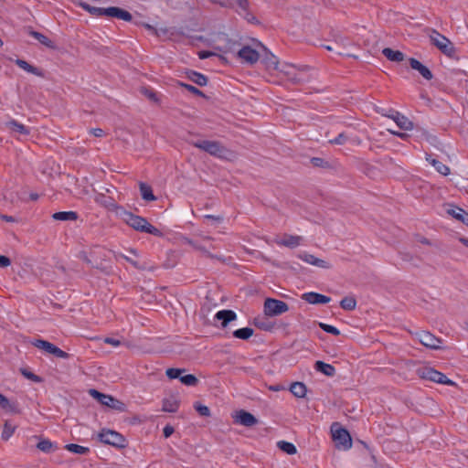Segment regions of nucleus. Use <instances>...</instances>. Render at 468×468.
Here are the masks:
<instances>
[{
    "label": "nucleus",
    "mask_w": 468,
    "mask_h": 468,
    "mask_svg": "<svg viewBox=\"0 0 468 468\" xmlns=\"http://www.w3.org/2000/svg\"><path fill=\"white\" fill-rule=\"evenodd\" d=\"M119 218L137 231L149 233L156 237L163 236V233L151 225L146 218L134 215L124 208H120Z\"/></svg>",
    "instance_id": "nucleus-1"
},
{
    "label": "nucleus",
    "mask_w": 468,
    "mask_h": 468,
    "mask_svg": "<svg viewBox=\"0 0 468 468\" xmlns=\"http://www.w3.org/2000/svg\"><path fill=\"white\" fill-rule=\"evenodd\" d=\"M80 7H81L83 10L87 11L92 16H109V17H115L126 22H130L133 19V16L128 11L117 7V6H111V7H96L89 5L86 2H80L78 4Z\"/></svg>",
    "instance_id": "nucleus-2"
},
{
    "label": "nucleus",
    "mask_w": 468,
    "mask_h": 468,
    "mask_svg": "<svg viewBox=\"0 0 468 468\" xmlns=\"http://www.w3.org/2000/svg\"><path fill=\"white\" fill-rule=\"evenodd\" d=\"M309 67L301 66L296 67L292 64H282L280 71L292 83L300 84L309 80V76L306 74Z\"/></svg>",
    "instance_id": "nucleus-3"
},
{
    "label": "nucleus",
    "mask_w": 468,
    "mask_h": 468,
    "mask_svg": "<svg viewBox=\"0 0 468 468\" xmlns=\"http://www.w3.org/2000/svg\"><path fill=\"white\" fill-rule=\"evenodd\" d=\"M427 35L431 42L446 56L452 57L455 53L453 44L445 36L440 34L437 30L427 28Z\"/></svg>",
    "instance_id": "nucleus-4"
},
{
    "label": "nucleus",
    "mask_w": 468,
    "mask_h": 468,
    "mask_svg": "<svg viewBox=\"0 0 468 468\" xmlns=\"http://www.w3.org/2000/svg\"><path fill=\"white\" fill-rule=\"evenodd\" d=\"M190 144L209 154L210 155L218 157V158H224L226 157L228 154V150L223 146V144L218 141H210V140H197V141H191Z\"/></svg>",
    "instance_id": "nucleus-5"
},
{
    "label": "nucleus",
    "mask_w": 468,
    "mask_h": 468,
    "mask_svg": "<svg viewBox=\"0 0 468 468\" xmlns=\"http://www.w3.org/2000/svg\"><path fill=\"white\" fill-rule=\"evenodd\" d=\"M417 373H418L419 377L423 379H428V380H431V381H433V382H436L439 384H444V385H448V386L455 385V382L449 379L443 373L437 371L434 368L430 367H420L417 370Z\"/></svg>",
    "instance_id": "nucleus-6"
},
{
    "label": "nucleus",
    "mask_w": 468,
    "mask_h": 468,
    "mask_svg": "<svg viewBox=\"0 0 468 468\" xmlns=\"http://www.w3.org/2000/svg\"><path fill=\"white\" fill-rule=\"evenodd\" d=\"M98 439L101 442L113 447L122 449L126 446L125 438L119 432L112 430L103 429L98 434Z\"/></svg>",
    "instance_id": "nucleus-7"
},
{
    "label": "nucleus",
    "mask_w": 468,
    "mask_h": 468,
    "mask_svg": "<svg viewBox=\"0 0 468 468\" xmlns=\"http://www.w3.org/2000/svg\"><path fill=\"white\" fill-rule=\"evenodd\" d=\"M332 435L337 448L348 450L352 447V439L347 430L341 428L337 423L332 426Z\"/></svg>",
    "instance_id": "nucleus-8"
},
{
    "label": "nucleus",
    "mask_w": 468,
    "mask_h": 468,
    "mask_svg": "<svg viewBox=\"0 0 468 468\" xmlns=\"http://www.w3.org/2000/svg\"><path fill=\"white\" fill-rule=\"evenodd\" d=\"M289 310L288 304L281 300L267 298L264 302V314L268 316H277Z\"/></svg>",
    "instance_id": "nucleus-9"
},
{
    "label": "nucleus",
    "mask_w": 468,
    "mask_h": 468,
    "mask_svg": "<svg viewBox=\"0 0 468 468\" xmlns=\"http://www.w3.org/2000/svg\"><path fill=\"white\" fill-rule=\"evenodd\" d=\"M414 335L421 345L428 348L434 350L441 348V339L428 331L417 332Z\"/></svg>",
    "instance_id": "nucleus-10"
},
{
    "label": "nucleus",
    "mask_w": 468,
    "mask_h": 468,
    "mask_svg": "<svg viewBox=\"0 0 468 468\" xmlns=\"http://www.w3.org/2000/svg\"><path fill=\"white\" fill-rule=\"evenodd\" d=\"M90 394L97 399L98 401L107 407L112 409L121 410V406L122 405L119 400L115 399L113 397L106 394H102L96 389H90Z\"/></svg>",
    "instance_id": "nucleus-11"
},
{
    "label": "nucleus",
    "mask_w": 468,
    "mask_h": 468,
    "mask_svg": "<svg viewBox=\"0 0 468 468\" xmlns=\"http://www.w3.org/2000/svg\"><path fill=\"white\" fill-rule=\"evenodd\" d=\"M238 58L241 62L252 65L259 60L260 54L250 46H244L238 51Z\"/></svg>",
    "instance_id": "nucleus-12"
},
{
    "label": "nucleus",
    "mask_w": 468,
    "mask_h": 468,
    "mask_svg": "<svg viewBox=\"0 0 468 468\" xmlns=\"http://www.w3.org/2000/svg\"><path fill=\"white\" fill-rule=\"evenodd\" d=\"M228 3H229V5H227L226 7L235 9L239 15H244L245 18L249 22H253L255 20V17L247 12L249 8L248 0H228Z\"/></svg>",
    "instance_id": "nucleus-13"
},
{
    "label": "nucleus",
    "mask_w": 468,
    "mask_h": 468,
    "mask_svg": "<svg viewBox=\"0 0 468 468\" xmlns=\"http://www.w3.org/2000/svg\"><path fill=\"white\" fill-rule=\"evenodd\" d=\"M234 422L245 427H252L258 423V420L249 411L240 410L233 416Z\"/></svg>",
    "instance_id": "nucleus-14"
},
{
    "label": "nucleus",
    "mask_w": 468,
    "mask_h": 468,
    "mask_svg": "<svg viewBox=\"0 0 468 468\" xmlns=\"http://www.w3.org/2000/svg\"><path fill=\"white\" fill-rule=\"evenodd\" d=\"M390 113H383L384 115L388 116V118L392 119L397 125L405 131L412 130L413 123L411 121H410L406 116L399 113L397 111L390 110Z\"/></svg>",
    "instance_id": "nucleus-15"
},
{
    "label": "nucleus",
    "mask_w": 468,
    "mask_h": 468,
    "mask_svg": "<svg viewBox=\"0 0 468 468\" xmlns=\"http://www.w3.org/2000/svg\"><path fill=\"white\" fill-rule=\"evenodd\" d=\"M298 257L302 261H303L304 262H306L308 264H311V265H314V266H316V267H319V268H322V269H330L331 268V264L328 261H324V260L319 259V258H316L313 254L303 252V253L299 254Z\"/></svg>",
    "instance_id": "nucleus-16"
},
{
    "label": "nucleus",
    "mask_w": 468,
    "mask_h": 468,
    "mask_svg": "<svg viewBox=\"0 0 468 468\" xmlns=\"http://www.w3.org/2000/svg\"><path fill=\"white\" fill-rule=\"evenodd\" d=\"M302 299L311 304H325L331 301L330 297L314 292L303 293Z\"/></svg>",
    "instance_id": "nucleus-17"
},
{
    "label": "nucleus",
    "mask_w": 468,
    "mask_h": 468,
    "mask_svg": "<svg viewBox=\"0 0 468 468\" xmlns=\"http://www.w3.org/2000/svg\"><path fill=\"white\" fill-rule=\"evenodd\" d=\"M303 240L301 236H293L285 234L282 238L275 239V243L280 246H284L288 248H296L298 247Z\"/></svg>",
    "instance_id": "nucleus-18"
},
{
    "label": "nucleus",
    "mask_w": 468,
    "mask_h": 468,
    "mask_svg": "<svg viewBox=\"0 0 468 468\" xmlns=\"http://www.w3.org/2000/svg\"><path fill=\"white\" fill-rule=\"evenodd\" d=\"M409 62L411 69L417 70L425 80H430L432 79L433 75L431 71L418 59L410 58Z\"/></svg>",
    "instance_id": "nucleus-19"
},
{
    "label": "nucleus",
    "mask_w": 468,
    "mask_h": 468,
    "mask_svg": "<svg viewBox=\"0 0 468 468\" xmlns=\"http://www.w3.org/2000/svg\"><path fill=\"white\" fill-rule=\"evenodd\" d=\"M95 201L97 203H100L101 205H103L104 207L110 208V209H112L116 212V215L119 217V212H120V208H123L121 206H118L115 201L113 200V198L112 197H105V195L103 194H99L96 197H95Z\"/></svg>",
    "instance_id": "nucleus-20"
},
{
    "label": "nucleus",
    "mask_w": 468,
    "mask_h": 468,
    "mask_svg": "<svg viewBox=\"0 0 468 468\" xmlns=\"http://www.w3.org/2000/svg\"><path fill=\"white\" fill-rule=\"evenodd\" d=\"M179 408V400L174 397L170 396L169 398H165L162 402V410L165 412L174 413L176 412Z\"/></svg>",
    "instance_id": "nucleus-21"
},
{
    "label": "nucleus",
    "mask_w": 468,
    "mask_h": 468,
    "mask_svg": "<svg viewBox=\"0 0 468 468\" xmlns=\"http://www.w3.org/2000/svg\"><path fill=\"white\" fill-rule=\"evenodd\" d=\"M16 64L22 69H24L25 71L28 72V73H31V74H34L36 76H38V77H41V78H44L45 77V74L43 72L42 69L37 68V67H34L32 65H30L29 63H27L26 60H23V59H20V58H17L16 60Z\"/></svg>",
    "instance_id": "nucleus-22"
},
{
    "label": "nucleus",
    "mask_w": 468,
    "mask_h": 468,
    "mask_svg": "<svg viewBox=\"0 0 468 468\" xmlns=\"http://www.w3.org/2000/svg\"><path fill=\"white\" fill-rule=\"evenodd\" d=\"M16 64L22 69H24L25 71L28 72V73H31V74H34L36 76H38V77H41V78H44L45 77V74L43 72L42 69L37 68V67H34L32 65H30L29 63H27L26 60H23V59H20V58H17L16 60Z\"/></svg>",
    "instance_id": "nucleus-23"
},
{
    "label": "nucleus",
    "mask_w": 468,
    "mask_h": 468,
    "mask_svg": "<svg viewBox=\"0 0 468 468\" xmlns=\"http://www.w3.org/2000/svg\"><path fill=\"white\" fill-rule=\"evenodd\" d=\"M215 317L218 320L222 321V326L226 327L229 322L234 321L237 318V314L232 310H221L216 314Z\"/></svg>",
    "instance_id": "nucleus-24"
},
{
    "label": "nucleus",
    "mask_w": 468,
    "mask_h": 468,
    "mask_svg": "<svg viewBox=\"0 0 468 468\" xmlns=\"http://www.w3.org/2000/svg\"><path fill=\"white\" fill-rule=\"evenodd\" d=\"M5 128L19 134H29V130L23 123L18 122L16 120H9L5 123Z\"/></svg>",
    "instance_id": "nucleus-25"
},
{
    "label": "nucleus",
    "mask_w": 468,
    "mask_h": 468,
    "mask_svg": "<svg viewBox=\"0 0 468 468\" xmlns=\"http://www.w3.org/2000/svg\"><path fill=\"white\" fill-rule=\"evenodd\" d=\"M383 55L390 61L400 62L404 59V54L399 50H393L389 48H385L382 50Z\"/></svg>",
    "instance_id": "nucleus-26"
},
{
    "label": "nucleus",
    "mask_w": 468,
    "mask_h": 468,
    "mask_svg": "<svg viewBox=\"0 0 468 468\" xmlns=\"http://www.w3.org/2000/svg\"><path fill=\"white\" fill-rule=\"evenodd\" d=\"M314 368L327 377H333L335 374V367L323 361H316Z\"/></svg>",
    "instance_id": "nucleus-27"
},
{
    "label": "nucleus",
    "mask_w": 468,
    "mask_h": 468,
    "mask_svg": "<svg viewBox=\"0 0 468 468\" xmlns=\"http://www.w3.org/2000/svg\"><path fill=\"white\" fill-rule=\"evenodd\" d=\"M29 35L31 37H33L35 39H37L39 43L44 45L45 47L52 48V49L56 48L54 42L51 39H49L47 36L43 35L42 33H39V32H37L34 30H30Z\"/></svg>",
    "instance_id": "nucleus-28"
},
{
    "label": "nucleus",
    "mask_w": 468,
    "mask_h": 468,
    "mask_svg": "<svg viewBox=\"0 0 468 468\" xmlns=\"http://www.w3.org/2000/svg\"><path fill=\"white\" fill-rule=\"evenodd\" d=\"M52 218L55 220L74 221L78 218V214L74 211L56 212L52 215Z\"/></svg>",
    "instance_id": "nucleus-29"
},
{
    "label": "nucleus",
    "mask_w": 468,
    "mask_h": 468,
    "mask_svg": "<svg viewBox=\"0 0 468 468\" xmlns=\"http://www.w3.org/2000/svg\"><path fill=\"white\" fill-rule=\"evenodd\" d=\"M0 407L9 412L18 413L17 404L10 402L9 399L0 393Z\"/></svg>",
    "instance_id": "nucleus-30"
},
{
    "label": "nucleus",
    "mask_w": 468,
    "mask_h": 468,
    "mask_svg": "<svg viewBox=\"0 0 468 468\" xmlns=\"http://www.w3.org/2000/svg\"><path fill=\"white\" fill-rule=\"evenodd\" d=\"M427 161H429L436 169L438 173L442 176H448L450 174V168L446 165L442 164L437 159L431 158V156L427 157Z\"/></svg>",
    "instance_id": "nucleus-31"
},
{
    "label": "nucleus",
    "mask_w": 468,
    "mask_h": 468,
    "mask_svg": "<svg viewBox=\"0 0 468 468\" xmlns=\"http://www.w3.org/2000/svg\"><path fill=\"white\" fill-rule=\"evenodd\" d=\"M116 259H123L124 261H126L127 262L131 263L134 268L138 269V270H141V271H144L147 269V264L146 262H140L139 261L137 260H134L129 256H126L122 253H117L116 254Z\"/></svg>",
    "instance_id": "nucleus-32"
},
{
    "label": "nucleus",
    "mask_w": 468,
    "mask_h": 468,
    "mask_svg": "<svg viewBox=\"0 0 468 468\" xmlns=\"http://www.w3.org/2000/svg\"><path fill=\"white\" fill-rule=\"evenodd\" d=\"M187 77L191 81L201 87L207 84V78L199 72L190 71L187 73Z\"/></svg>",
    "instance_id": "nucleus-33"
},
{
    "label": "nucleus",
    "mask_w": 468,
    "mask_h": 468,
    "mask_svg": "<svg viewBox=\"0 0 468 468\" xmlns=\"http://www.w3.org/2000/svg\"><path fill=\"white\" fill-rule=\"evenodd\" d=\"M290 391L297 398H303L306 395V387L302 382H294L291 385Z\"/></svg>",
    "instance_id": "nucleus-34"
},
{
    "label": "nucleus",
    "mask_w": 468,
    "mask_h": 468,
    "mask_svg": "<svg viewBox=\"0 0 468 468\" xmlns=\"http://www.w3.org/2000/svg\"><path fill=\"white\" fill-rule=\"evenodd\" d=\"M140 192L142 197L146 201H154L156 199L153 194L152 187L145 183H140Z\"/></svg>",
    "instance_id": "nucleus-35"
},
{
    "label": "nucleus",
    "mask_w": 468,
    "mask_h": 468,
    "mask_svg": "<svg viewBox=\"0 0 468 468\" xmlns=\"http://www.w3.org/2000/svg\"><path fill=\"white\" fill-rule=\"evenodd\" d=\"M33 346L51 355L53 353L54 348L56 347V346L53 345L52 343L42 339H37L34 341Z\"/></svg>",
    "instance_id": "nucleus-36"
},
{
    "label": "nucleus",
    "mask_w": 468,
    "mask_h": 468,
    "mask_svg": "<svg viewBox=\"0 0 468 468\" xmlns=\"http://www.w3.org/2000/svg\"><path fill=\"white\" fill-rule=\"evenodd\" d=\"M262 63L266 66V68L268 69H279L281 68H279V61L277 59V58L270 53V54H267L263 58H262Z\"/></svg>",
    "instance_id": "nucleus-37"
},
{
    "label": "nucleus",
    "mask_w": 468,
    "mask_h": 468,
    "mask_svg": "<svg viewBox=\"0 0 468 468\" xmlns=\"http://www.w3.org/2000/svg\"><path fill=\"white\" fill-rule=\"evenodd\" d=\"M65 449L70 452L80 455H85L90 452V449L88 447H84L75 443L66 444Z\"/></svg>",
    "instance_id": "nucleus-38"
},
{
    "label": "nucleus",
    "mask_w": 468,
    "mask_h": 468,
    "mask_svg": "<svg viewBox=\"0 0 468 468\" xmlns=\"http://www.w3.org/2000/svg\"><path fill=\"white\" fill-rule=\"evenodd\" d=\"M340 306L344 310L353 311L356 307V300L353 296H346L341 300Z\"/></svg>",
    "instance_id": "nucleus-39"
},
{
    "label": "nucleus",
    "mask_w": 468,
    "mask_h": 468,
    "mask_svg": "<svg viewBox=\"0 0 468 468\" xmlns=\"http://www.w3.org/2000/svg\"><path fill=\"white\" fill-rule=\"evenodd\" d=\"M253 333H254V331H253L252 328H250V327H243V328L235 330L233 332V335L236 338L247 340V339H249L253 335Z\"/></svg>",
    "instance_id": "nucleus-40"
},
{
    "label": "nucleus",
    "mask_w": 468,
    "mask_h": 468,
    "mask_svg": "<svg viewBox=\"0 0 468 468\" xmlns=\"http://www.w3.org/2000/svg\"><path fill=\"white\" fill-rule=\"evenodd\" d=\"M277 446L280 450L290 455L295 454L297 452L294 444L289 441H280L277 442Z\"/></svg>",
    "instance_id": "nucleus-41"
},
{
    "label": "nucleus",
    "mask_w": 468,
    "mask_h": 468,
    "mask_svg": "<svg viewBox=\"0 0 468 468\" xmlns=\"http://www.w3.org/2000/svg\"><path fill=\"white\" fill-rule=\"evenodd\" d=\"M186 243L189 244L190 246H192L195 250H199L201 251L203 254H205L207 257L208 258H217V259H220L219 257L218 256H214L213 254H211L205 246L199 244L198 242L195 241V240H192V239H186Z\"/></svg>",
    "instance_id": "nucleus-42"
},
{
    "label": "nucleus",
    "mask_w": 468,
    "mask_h": 468,
    "mask_svg": "<svg viewBox=\"0 0 468 468\" xmlns=\"http://www.w3.org/2000/svg\"><path fill=\"white\" fill-rule=\"evenodd\" d=\"M447 212H448V214H450L451 216H452L454 218H456L458 220H464V218H468V213L466 211H464L463 209L457 207L449 208L447 210Z\"/></svg>",
    "instance_id": "nucleus-43"
},
{
    "label": "nucleus",
    "mask_w": 468,
    "mask_h": 468,
    "mask_svg": "<svg viewBox=\"0 0 468 468\" xmlns=\"http://www.w3.org/2000/svg\"><path fill=\"white\" fill-rule=\"evenodd\" d=\"M16 427L11 425L9 421H5L2 432V439L4 441H7L15 432Z\"/></svg>",
    "instance_id": "nucleus-44"
},
{
    "label": "nucleus",
    "mask_w": 468,
    "mask_h": 468,
    "mask_svg": "<svg viewBox=\"0 0 468 468\" xmlns=\"http://www.w3.org/2000/svg\"><path fill=\"white\" fill-rule=\"evenodd\" d=\"M180 381L186 386H196L198 383V379L192 374L181 375Z\"/></svg>",
    "instance_id": "nucleus-45"
},
{
    "label": "nucleus",
    "mask_w": 468,
    "mask_h": 468,
    "mask_svg": "<svg viewBox=\"0 0 468 468\" xmlns=\"http://www.w3.org/2000/svg\"><path fill=\"white\" fill-rule=\"evenodd\" d=\"M141 93L144 94L151 101L155 102V103L159 102L157 94L153 90L144 87L141 89Z\"/></svg>",
    "instance_id": "nucleus-46"
},
{
    "label": "nucleus",
    "mask_w": 468,
    "mask_h": 468,
    "mask_svg": "<svg viewBox=\"0 0 468 468\" xmlns=\"http://www.w3.org/2000/svg\"><path fill=\"white\" fill-rule=\"evenodd\" d=\"M184 372H186V369H184V368L171 367V368L166 369L165 374L171 379H175V378L180 379V377Z\"/></svg>",
    "instance_id": "nucleus-47"
},
{
    "label": "nucleus",
    "mask_w": 468,
    "mask_h": 468,
    "mask_svg": "<svg viewBox=\"0 0 468 468\" xmlns=\"http://www.w3.org/2000/svg\"><path fill=\"white\" fill-rule=\"evenodd\" d=\"M37 447L41 452H49L53 448V443L49 440L44 439L37 443Z\"/></svg>",
    "instance_id": "nucleus-48"
},
{
    "label": "nucleus",
    "mask_w": 468,
    "mask_h": 468,
    "mask_svg": "<svg viewBox=\"0 0 468 468\" xmlns=\"http://www.w3.org/2000/svg\"><path fill=\"white\" fill-rule=\"evenodd\" d=\"M194 408L200 416L208 417L210 415V410L205 405L197 402L195 403Z\"/></svg>",
    "instance_id": "nucleus-49"
},
{
    "label": "nucleus",
    "mask_w": 468,
    "mask_h": 468,
    "mask_svg": "<svg viewBox=\"0 0 468 468\" xmlns=\"http://www.w3.org/2000/svg\"><path fill=\"white\" fill-rule=\"evenodd\" d=\"M319 326H320V328H322L326 333L332 334L334 335H340V331L336 327H335L333 325H330V324H324V323H319Z\"/></svg>",
    "instance_id": "nucleus-50"
},
{
    "label": "nucleus",
    "mask_w": 468,
    "mask_h": 468,
    "mask_svg": "<svg viewBox=\"0 0 468 468\" xmlns=\"http://www.w3.org/2000/svg\"><path fill=\"white\" fill-rule=\"evenodd\" d=\"M179 84H180V86L184 87L185 89H186L189 92H191L193 94H196V95H198V96H204V93L200 90L196 88L195 86H192V85H189V84H186V83H182V82H180Z\"/></svg>",
    "instance_id": "nucleus-51"
},
{
    "label": "nucleus",
    "mask_w": 468,
    "mask_h": 468,
    "mask_svg": "<svg viewBox=\"0 0 468 468\" xmlns=\"http://www.w3.org/2000/svg\"><path fill=\"white\" fill-rule=\"evenodd\" d=\"M346 141L347 136L344 133H341L335 139L329 140V143L332 144H344Z\"/></svg>",
    "instance_id": "nucleus-52"
},
{
    "label": "nucleus",
    "mask_w": 468,
    "mask_h": 468,
    "mask_svg": "<svg viewBox=\"0 0 468 468\" xmlns=\"http://www.w3.org/2000/svg\"><path fill=\"white\" fill-rule=\"evenodd\" d=\"M52 355L57 356V357H59V358H63V359H68L69 357V353L61 350L58 346H56L54 348Z\"/></svg>",
    "instance_id": "nucleus-53"
},
{
    "label": "nucleus",
    "mask_w": 468,
    "mask_h": 468,
    "mask_svg": "<svg viewBox=\"0 0 468 468\" xmlns=\"http://www.w3.org/2000/svg\"><path fill=\"white\" fill-rule=\"evenodd\" d=\"M103 341L105 344H108V345H111L113 346H119L121 345L120 340L113 338V337H106V338H104Z\"/></svg>",
    "instance_id": "nucleus-54"
},
{
    "label": "nucleus",
    "mask_w": 468,
    "mask_h": 468,
    "mask_svg": "<svg viewBox=\"0 0 468 468\" xmlns=\"http://www.w3.org/2000/svg\"><path fill=\"white\" fill-rule=\"evenodd\" d=\"M11 264V261L6 256H0V268H5Z\"/></svg>",
    "instance_id": "nucleus-55"
},
{
    "label": "nucleus",
    "mask_w": 468,
    "mask_h": 468,
    "mask_svg": "<svg viewBox=\"0 0 468 468\" xmlns=\"http://www.w3.org/2000/svg\"><path fill=\"white\" fill-rule=\"evenodd\" d=\"M174 428L170 425H166L163 430V433L165 438L170 437L174 433Z\"/></svg>",
    "instance_id": "nucleus-56"
},
{
    "label": "nucleus",
    "mask_w": 468,
    "mask_h": 468,
    "mask_svg": "<svg viewBox=\"0 0 468 468\" xmlns=\"http://www.w3.org/2000/svg\"><path fill=\"white\" fill-rule=\"evenodd\" d=\"M90 133L96 137H102L104 135V131L101 128L90 129Z\"/></svg>",
    "instance_id": "nucleus-57"
},
{
    "label": "nucleus",
    "mask_w": 468,
    "mask_h": 468,
    "mask_svg": "<svg viewBox=\"0 0 468 468\" xmlns=\"http://www.w3.org/2000/svg\"><path fill=\"white\" fill-rule=\"evenodd\" d=\"M23 375L28 379L34 380L36 382H38L40 380L39 378L37 375L33 374L32 372H27L26 370H24Z\"/></svg>",
    "instance_id": "nucleus-58"
},
{
    "label": "nucleus",
    "mask_w": 468,
    "mask_h": 468,
    "mask_svg": "<svg viewBox=\"0 0 468 468\" xmlns=\"http://www.w3.org/2000/svg\"><path fill=\"white\" fill-rule=\"evenodd\" d=\"M205 218L217 221L218 223L222 222L223 218L220 216H214V215H206L204 216Z\"/></svg>",
    "instance_id": "nucleus-59"
},
{
    "label": "nucleus",
    "mask_w": 468,
    "mask_h": 468,
    "mask_svg": "<svg viewBox=\"0 0 468 468\" xmlns=\"http://www.w3.org/2000/svg\"><path fill=\"white\" fill-rule=\"evenodd\" d=\"M211 3L218 4L222 7H226L227 5H229V3H228V0H209Z\"/></svg>",
    "instance_id": "nucleus-60"
},
{
    "label": "nucleus",
    "mask_w": 468,
    "mask_h": 468,
    "mask_svg": "<svg viewBox=\"0 0 468 468\" xmlns=\"http://www.w3.org/2000/svg\"><path fill=\"white\" fill-rule=\"evenodd\" d=\"M0 218L6 222H16V219L14 217L8 216V215H1Z\"/></svg>",
    "instance_id": "nucleus-61"
},
{
    "label": "nucleus",
    "mask_w": 468,
    "mask_h": 468,
    "mask_svg": "<svg viewBox=\"0 0 468 468\" xmlns=\"http://www.w3.org/2000/svg\"><path fill=\"white\" fill-rule=\"evenodd\" d=\"M312 163L315 166H320V165H322L323 159L314 157V158L312 159Z\"/></svg>",
    "instance_id": "nucleus-62"
},
{
    "label": "nucleus",
    "mask_w": 468,
    "mask_h": 468,
    "mask_svg": "<svg viewBox=\"0 0 468 468\" xmlns=\"http://www.w3.org/2000/svg\"><path fill=\"white\" fill-rule=\"evenodd\" d=\"M211 55H212V53L209 52V51H201V52H199V58H202V59L207 58L210 57Z\"/></svg>",
    "instance_id": "nucleus-63"
},
{
    "label": "nucleus",
    "mask_w": 468,
    "mask_h": 468,
    "mask_svg": "<svg viewBox=\"0 0 468 468\" xmlns=\"http://www.w3.org/2000/svg\"><path fill=\"white\" fill-rule=\"evenodd\" d=\"M461 242L464 244L466 247H468V239L463 238L461 239Z\"/></svg>",
    "instance_id": "nucleus-64"
}]
</instances>
